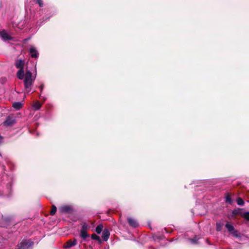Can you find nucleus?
<instances>
[{"instance_id": "21", "label": "nucleus", "mask_w": 249, "mask_h": 249, "mask_svg": "<svg viewBox=\"0 0 249 249\" xmlns=\"http://www.w3.org/2000/svg\"><path fill=\"white\" fill-rule=\"evenodd\" d=\"M222 224L220 223H217L216 229L217 231H220L222 227Z\"/></svg>"}, {"instance_id": "23", "label": "nucleus", "mask_w": 249, "mask_h": 249, "mask_svg": "<svg viewBox=\"0 0 249 249\" xmlns=\"http://www.w3.org/2000/svg\"><path fill=\"white\" fill-rule=\"evenodd\" d=\"M225 198H226V202H229L230 203H231V197L229 196H226Z\"/></svg>"}, {"instance_id": "7", "label": "nucleus", "mask_w": 249, "mask_h": 249, "mask_svg": "<svg viewBox=\"0 0 249 249\" xmlns=\"http://www.w3.org/2000/svg\"><path fill=\"white\" fill-rule=\"evenodd\" d=\"M128 222L130 226L132 227L136 228L138 226L139 224L136 220L131 217L127 218Z\"/></svg>"}, {"instance_id": "19", "label": "nucleus", "mask_w": 249, "mask_h": 249, "mask_svg": "<svg viewBox=\"0 0 249 249\" xmlns=\"http://www.w3.org/2000/svg\"><path fill=\"white\" fill-rule=\"evenodd\" d=\"M237 203L239 206H243L244 204V201L243 200V199H242L240 197H239L237 199Z\"/></svg>"}, {"instance_id": "2", "label": "nucleus", "mask_w": 249, "mask_h": 249, "mask_svg": "<svg viewBox=\"0 0 249 249\" xmlns=\"http://www.w3.org/2000/svg\"><path fill=\"white\" fill-rule=\"evenodd\" d=\"M34 243L30 240H23L18 245V249H32Z\"/></svg>"}, {"instance_id": "3", "label": "nucleus", "mask_w": 249, "mask_h": 249, "mask_svg": "<svg viewBox=\"0 0 249 249\" xmlns=\"http://www.w3.org/2000/svg\"><path fill=\"white\" fill-rule=\"evenodd\" d=\"M72 210V207L68 205H63L59 208V211L61 213H70Z\"/></svg>"}, {"instance_id": "22", "label": "nucleus", "mask_w": 249, "mask_h": 249, "mask_svg": "<svg viewBox=\"0 0 249 249\" xmlns=\"http://www.w3.org/2000/svg\"><path fill=\"white\" fill-rule=\"evenodd\" d=\"M243 216L247 220L249 221V212H246L243 215Z\"/></svg>"}, {"instance_id": "25", "label": "nucleus", "mask_w": 249, "mask_h": 249, "mask_svg": "<svg viewBox=\"0 0 249 249\" xmlns=\"http://www.w3.org/2000/svg\"><path fill=\"white\" fill-rule=\"evenodd\" d=\"M87 227H88V225L86 224H84L82 226V229L81 230H84V231H86Z\"/></svg>"}, {"instance_id": "16", "label": "nucleus", "mask_w": 249, "mask_h": 249, "mask_svg": "<svg viewBox=\"0 0 249 249\" xmlns=\"http://www.w3.org/2000/svg\"><path fill=\"white\" fill-rule=\"evenodd\" d=\"M41 106V104L39 102H36L33 105L34 108L35 110H38Z\"/></svg>"}, {"instance_id": "14", "label": "nucleus", "mask_w": 249, "mask_h": 249, "mask_svg": "<svg viewBox=\"0 0 249 249\" xmlns=\"http://www.w3.org/2000/svg\"><path fill=\"white\" fill-rule=\"evenodd\" d=\"M225 227L230 232H232L234 230V227L229 223H226Z\"/></svg>"}, {"instance_id": "30", "label": "nucleus", "mask_w": 249, "mask_h": 249, "mask_svg": "<svg viewBox=\"0 0 249 249\" xmlns=\"http://www.w3.org/2000/svg\"><path fill=\"white\" fill-rule=\"evenodd\" d=\"M39 97L41 98V99H43L44 100H46V98L41 95L39 96Z\"/></svg>"}, {"instance_id": "15", "label": "nucleus", "mask_w": 249, "mask_h": 249, "mask_svg": "<svg viewBox=\"0 0 249 249\" xmlns=\"http://www.w3.org/2000/svg\"><path fill=\"white\" fill-rule=\"evenodd\" d=\"M103 226L102 224L98 225L96 228L95 231L98 234H100L103 231Z\"/></svg>"}, {"instance_id": "20", "label": "nucleus", "mask_w": 249, "mask_h": 249, "mask_svg": "<svg viewBox=\"0 0 249 249\" xmlns=\"http://www.w3.org/2000/svg\"><path fill=\"white\" fill-rule=\"evenodd\" d=\"M56 210H57L56 207L54 205H53L52 209V210H51V212L50 213L51 215H54L56 212Z\"/></svg>"}, {"instance_id": "12", "label": "nucleus", "mask_w": 249, "mask_h": 249, "mask_svg": "<svg viewBox=\"0 0 249 249\" xmlns=\"http://www.w3.org/2000/svg\"><path fill=\"white\" fill-rule=\"evenodd\" d=\"M241 210L240 208H237L233 210L232 212V214L231 215V217H233L235 215L241 214Z\"/></svg>"}, {"instance_id": "28", "label": "nucleus", "mask_w": 249, "mask_h": 249, "mask_svg": "<svg viewBox=\"0 0 249 249\" xmlns=\"http://www.w3.org/2000/svg\"><path fill=\"white\" fill-rule=\"evenodd\" d=\"M233 235H235V236H236V237H237V236H238V235H237V231H235L233 232Z\"/></svg>"}, {"instance_id": "18", "label": "nucleus", "mask_w": 249, "mask_h": 249, "mask_svg": "<svg viewBox=\"0 0 249 249\" xmlns=\"http://www.w3.org/2000/svg\"><path fill=\"white\" fill-rule=\"evenodd\" d=\"M72 246H73V245H72V241L69 240L67 242L66 245H65V246H64V248L66 249H69Z\"/></svg>"}, {"instance_id": "6", "label": "nucleus", "mask_w": 249, "mask_h": 249, "mask_svg": "<svg viewBox=\"0 0 249 249\" xmlns=\"http://www.w3.org/2000/svg\"><path fill=\"white\" fill-rule=\"evenodd\" d=\"M29 53L31 55V56L32 58H37L38 56V53L37 51L34 47H32L30 48L29 50Z\"/></svg>"}, {"instance_id": "26", "label": "nucleus", "mask_w": 249, "mask_h": 249, "mask_svg": "<svg viewBox=\"0 0 249 249\" xmlns=\"http://www.w3.org/2000/svg\"><path fill=\"white\" fill-rule=\"evenodd\" d=\"M77 244V240L76 239H74L73 241H72V245H73V246L76 245Z\"/></svg>"}, {"instance_id": "4", "label": "nucleus", "mask_w": 249, "mask_h": 249, "mask_svg": "<svg viewBox=\"0 0 249 249\" xmlns=\"http://www.w3.org/2000/svg\"><path fill=\"white\" fill-rule=\"evenodd\" d=\"M0 36L4 41L12 40V37L4 30L0 32Z\"/></svg>"}, {"instance_id": "29", "label": "nucleus", "mask_w": 249, "mask_h": 249, "mask_svg": "<svg viewBox=\"0 0 249 249\" xmlns=\"http://www.w3.org/2000/svg\"><path fill=\"white\" fill-rule=\"evenodd\" d=\"M2 140H3V138L0 136V143H1L2 142Z\"/></svg>"}, {"instance_id": "8", "label": "nucleus", "mask_w": 249, "mask_h": 249, "mask_svg": "<svg viewBox=\"0 0 249 249\" xmlns=\"http://www.w3.org/2000/svg\"><path fill=\"white\" fill-rule=\"evenodd\" d=\"M110 235V233L107 229H105L102 232V238L105 241H107Z\"/></svg>"}, {"instance_id": "31", "label": "nucleus", "mask_w": 249, "mask_h": 249, "mask_svg": "<svg viewBox=\"0 0 249 249\" xmlns=\"http://www.w3.org/2000/svg\"><path fill=\"white\" fill-rule=\"evenodd\" d=\"M30 91V90H28L27 91V92H29Z\"/></svg>"}, {"instance_id": "13", "label": "nucleus", "mask_w": 249, "mask_h": 249, "mask_svg": "<svg viewBox=\"0 0 249 249\" xmlns=\"http://www.w3.org/2000/svg\"><path fill=\"white\" fill-rule=\"evenodd\" d=\"M22 106V104L20 102H15L13 104V107L17 110L21 108Z\"/></svg>"}, {"instance_id": "17", "label": "nucleus", "mask_w": 249, "mask_h": 249, "mask_svg": "<svg viewBox=\"0 0 249 249\" xmlns=\"http://www.w3.org/2000/svg\"><path fill=\"white\" fill-rule=\"evenodd\" d=\"M91 238L92 239L97 240V241H99V242H101L100 237L95 234H92Z\"/></svg>"}, {"instance_id": "24", "label": "nucleus", "mask_w": 249, "mask_h": 249, "mask_svg": "<svg viewBox=\"0 0 249 249\" xmlns=\"http://www.w3.org/2000/svg\"><path fill=\"white\" fill-rule=\"evenodd\" d=\"M197 239L196 238H195L194 239H190L189 240L191 241V242L192 244H196V241H197Z\"/></svg>"}, {"instance_id": "10", "label": "nucleus", "mask_w": 249, "mask_h": 249, "mask_svg": "<svg viewBox=\"0 0 249 249\" xmlns=\"http://www.w3.org/2000/svg\"><path fill=\"white\" fill-rule=\"evenodd\" d=\"M24 76V69H19V71L17 72L18 77L19 79L22 80L23 79Z\"/></svg>"}, {"instance_id": "5", "label": "nucleus", "mask_w": 249, "mask_h": 249, "mask_svg": "<svg viewBox=\"0 0 249 249\" xmlns=\"http://www.w3.org/2000/svg\"><path fill=\"white\" fill-rule=\"evenodd\" d=\"M15 123V120L13 118L8 116L6 118V120L3 123L5 126H11Z\"/></svg>"}, {"instance_id": "1", "label": "nucleus", "mask_w": 249, "mask_h": 249, "mask_svg": "<svg viewBox=\"0 0 249 249\" xmlns=\"http://www.w3.org/2000/svg\"><path fill=\"white\" fill-rule=\"evenodd\" d=\"M32 73L29 70H26L24 79V84L25 89L26 90L30 89V88L34 82L36 76L32 78Z\"/></svg>"}, {"instance_id": "9", "label": "nucleus", "mask_w": 249, "mask_h": 249, "mask_svg": "<svg viewBox=\"0 0 249 249\" xmlns=\"http://www.w3.org/2000/svg\"><path fill=\"white\" fill-rule=\"evenodd\" d=\"M24 65V61L19 59L16 62V66L17 68L20 69H23V66Z\"/></svg>"}, {"instance_id": "11", "label": "nucleus", "mask_w": 249, "mask_h": 249, "mask_svg": "<svg viewBox=\"0 0 249 249\" xmlns=\"http://www.w3.org/2000/svg\"><path fill=\"white\" fill-rule=\"evenodd\" d=\"M80 236L82 238L85 240L87 238V237L89 236V235L88 234L87 231L81 230Z\"/></svg>"}, {"instance_id": "27", "label": "nucleus", "mask_w": 249, "mask_h": 249, "mask_svg": "<svg viewBox=\"0 0 249 249\" xmlns=\"http://www.w3.org/2000/svg\"><path fill=\"white\" fill-rule=\"evenodd\" d=\"M43 88H44V85H41L39 86V89H40V90L41 92H42V91L43 90Z\"/></svg>"}]
</instances>
